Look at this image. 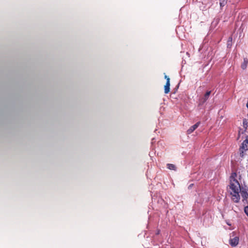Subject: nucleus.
Here are the masks:
<instances>
[{"label":"nucleus","instance_id":"2","mask_svg":"<svg viewBox=\"0 0 248 248\" xmlns=\"http://www.w3.org/2000/svg\"><path fill=\"white\" fill-rule=\"evenodd\" d=\"M248 150V136L247 137L246 140L243 142L242 146L240 149V155L243 156V153L244 151H247Z\"/></svg>","mask_w":248,"mask_h":248},{"label":"nucleus","instance_id":"3","mask_svg":"<svg viewBox=\"0 0 248 248\" xmlns=\"http://www.w3.org/2000/svg\"><path fill=\"white\" fill-rule=\"evenodd\" d=\"M239 238L238 236H235L233 238H230L229 243L232 247H236L238 244Z\"/></svg>","mask_w":248,"mask_h":248},{"label":"nucleus","instance_id":"7","mask_svg":"<svg viewBox=\"0 0 248 248\" xmlns=\"http://www.w3.org/2000/svg\"><path fill=\"white\" fill-rule=\"evenodd\" d=\"M167 168L170 170H175V166L172 164H167Z\"/></svg>","mask_w":248,"mask_h":248},{"label":"nucleus","instance_id":"8","mask_svg":"<svg viewBox=\"0 0 248 248\" xmlns=\"http://www.w3.org/2000/svg\"><path fill=\"white\" fill-rule=\"evenodd\" d=\"M210 93H211L210 91H208L205 94L204 96V101H206L208 98Z\"/></svg>","mask_w":248,"mask_h":248},{"label":"nucleus","instance_id":"9","mask_svg":"<svg viewBox=\"0 0 248 248\" xmlns=\"http://www.w3.org/2000/svg\"><path fill=\"white\" fill-rule=\"evenodd\" d=\"M232 41V37H230L229 38V40H228V42H227V46H229L231 45Z\"/></svg>","mask_w":248,"mask_h":248},{"label":"nucleus","instance_id":"4","mask_svg":"<svg viewBox=\"0 0 248 248\" xmlns=\"http://www.w3.org/2000/svg\"><path fill=\"white\" fill-rule=\"evenodd\" d=\"M200 122H197L196 124L191 126L187 131L188 134H190L192 133L200 125Z\"/></svg>","mask_w":248,"mask_h":248},{"label":"nucleus","instance_id":"11","mask_svg":"<svg viewBox=\"0 0 248 248\" xmlns=\"http://www.w3.org/2000/svg\"><path fill=\"white\" fill-rule=\"evenodd\" d=\"M225 4V2L224 1H223L222 2L220 3V5L221 6H224Z\"/></svg>","mask_w":248,"mask_h":248},{"label":"nucleus","instance_id":"10","mask_svg":"<svg viewBox=\"0 0 248 248\" xmlns=\"http://www.w3.org/2000/svg\"><path fill=\"white\" fill-rule=\"evenodd\" d=\"M165 78L166 79L167 81H169V82H170V79L168 76L165 75Z\"/></svg>","mask_w":248,"mask_h":248},{"label":"nucleus","instance_id":"6","mask_svg":"<svg viewBox=\"0 0 248 248\" xmlns=\"http://www.w3.org/2000/svg\"><path fill=\"white\" fill-rule=\"evenodd\" d=\"M248 60L246 59V58H245L244 59V62H243L241 64V68L243 69V70H245L246 69L247 67V65H248Z\"/></svg>","mask_w":248,"mask_h":248},{"label":"nucleus","instance_id":"1","mask_svg":"<svg viewBox=\"0 0 248 248\" xmlns=\"http://www.w3.org/2000/svg\"><path fill=\"white\" fill-rule=\"evenodd\" d=\"M238 177L239 176L236 173H232L230 176V192L232 195V199L235 202H239L240 193L243 199V202L247 201L248 198V189L241 187L238 180Z\"/></svg>","mask_w":248,"mask_h":248},{"label":"nucleus","instance_id":"5","mask_svg":"<svg viewBox=\"0 0 248 248\" xmlns=\"http://www.w3.org/2000/svg\"><path fill=\"white\" fill-rule=\"evenodd\" d=\"M170 86V82H169V81H167L166 85L164 86V92L165 93H169Z\"/></svg>","mask_w":248,"mask_h":248}]
</instances>
